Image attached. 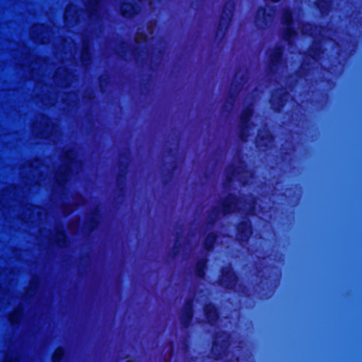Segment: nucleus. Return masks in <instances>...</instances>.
I'll use <instances>...</instances> for the list:
<instances>
[{
    "label": "nucleus",
    "mask_w": 362,
    "mask_h": 362,
    "mask_svg": "<svg viewBox=\"0 0 362 362\" xmlns=\"http://www.w3.org/2000/svg\"><path fill=\"white\" fill-rule=\"evenodd\" d=\"M120 11L122 15L126 17H132L136 13L135 7L130 4H124L121 6Z\"/></svg>",
    "instance_id": "1"
},
{
    "label": "nucleus",
    "mask_w": 362,
    "mask_h": 362,
    "mask_svg": "<svg viewBox=\"0 0 362 362\" xmlns=\"http://www.w3.org/2000/svg\"><path fill=\"white\" fill-rule=\"evenodd\" d=\"M199 276H202V273L200 272L199 274Z\"/></svg>",
    "instance_id": "12"
},
{
    "label": "nucleus",
    "mask_w": 362,
    "mask_h": 362,
    "mask_svg": "<svg viewBox=\"0 0 362 362\" xmlns=\"http://www.w3.org/2000/svg\"><path fill=\"white\" fill-rule=\"evenodd\" d=\"M39 28H40V26H38V25H35V26L32 27V28H31V33L33 35H34V33L35 32V30H38ZM40 28H42L41 25H40Z\"/></svg>",
    "instance_id": "7"
},
{
    "label": "nucleus",
    "mask_w": 362,
    "mask_h": 362,
    "mask_svg": "<svg viewBox=\"0 0 362 362\" xmlns=\"http://www.w3.org/2000/svg\"><path fill=\"white\" fill-rule=\"evenodd\" d=\"M67 177H68V175H64V177L62 179V181H66L67 180Z\"/></svg>",
    "instance_id": "10"
},
{
    "label": "nucleus",
    "mask_w": 362,
    "mask_h": 362,
    "mask_svg": "<svg viewBox=\"0 0 362 362\" xmlns=\"http://www.w3.org/2000/svg\"><path fill=\"white\" fill-rule=\"evenodd\" d=\"M187 317L189 320H191V318H192V312H191V310H189V311L187 312Z\"/></svg>",
    "instance_id": "8"
},
{
    "label": "nucleus",
    "mask_w": 362,
    "mask_h": 362,
    "mask_svg": "<svg viewBox=\"0 0 362 362\" xmlns=\"http://www.w3.org/2000/svg\"><path fill=\"white\" fill-rule=\"evenodd\" d=\"M69 13V8H66V11H65V13H64V17H65L66 19L68 18Z\"/></svg>",
    "instance_id": "9"
},
{
    "label": "nucleus",
    "mask_w": 362,
    "mask_h": 362,
    "mask_svg": "<svg viewBox=\"0 0 362 362\" xmlns=\"http://www.w3.org/2000/svg\"><path fill=\"white\" fill-rule=\"evenodd\" d=\"M206 317L210 323H214L218 317L216 310L214 306L209 305L205 308Z\"/></svg>",
    "instance_id": "2"
},
{
    "label": "nucleus",
    "mask_w": 362,
    "mask_h": 362,
    "mask_svg": "<svg viewBox=\"0 0 362 362\" xmlns=\"http://www.w3.org/2000/svg\"><path fill=\"white\" fill-rule=\"evenodd\" d=\"M10 320L11 322H14V319H13V316H11L10 317Z\"/></svg>",
    "instance_id": "11"
},
{
    "label": "nucleus",
    "mask_w": 362,
    "mask_h": 362,
    "mask_svg": "<svg viewBox=\"0 0 362 362\" xmlns=\"http://www.w3.org/2000/svg\"><path fill=\"white\" fill-rule=\"evenodd\" d=\"M284 23L288 26V28L290 29L291 26V15L290 13H286L284 18Z\"/></svg>",
    "instance_id": "6"
},
{
    "label": "nucleus",
    "mask_w": 362,
    "mask_h": 362,
    "mask_svg": "<svg viewBox=\"0 0 362 362\" xmlns=\"http://www.w3.org/2000/svg\"><path fill=\"white\" fill-rule=\"evenodd\" d=\"M225 279L229 281V284L226 285L227 286L233 285L236 281V276L234 273L232 272L230 268H228L227 271L223 272L222 281H223Z\"/></svg>",
    "instance_id": "3"
},
{
    "label": "nucleus",
    "mask_w": 362,
    "mask_h": 362,
    "mask_svg": "<svg viewBox=\"0 0 362 362\" xmlns=\"http://www.w3.org/2000/svg\"><path fill=\"white\" fill-rule=\"evenodd\" d=\"M215 241V237L214 235H209L206 240V248L207 250L211 249L213 243Z\"/></svg>",
    "instance_id": "5"
},
{
    "label": "nucleus",
    "mask_w": 362,
    "mask_h": 362,
    "mask_svg": "<svg viewBox=\"0 0 362 362\" xmlns=\"http://www.w3.org/2000/svg\"><path fill=\"white\" fill-rule=\"evenodd\" d=\"M64 355V350L62 348H58L54 353L52 360L54 362H59Z\"/></svg>",
    "instance_id": "4"
}]
</instances>
